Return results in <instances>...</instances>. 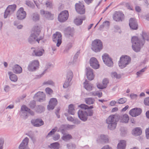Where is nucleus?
<instances>
[{
    "label": "nucleus",
    "instance_id": "obj_1",
    "mask_svg": "<svg viewBox=\"0 0 149 149\" xmlns=\"http://www.w3.org/2000/svg\"><path fill=\"white\" fill-rule=\"evenodd\" d=\"M145 40L149 41V36L146 33L143 35L142 40L136 36L132 37L131 41L132 44V47L133 49L136 52H139L141 47L145 43Z\"/></svg>",
    "mask_w": 149,
    "mask_h": 149
},
{
    "label": "nucleus",
    "instance_id": "obj_2",
    "mask_svg": "<svg viewBox=\"0 0 149 149\" xmlns=\"http://www.w3.org/2000/svg\"><path fill=\"white\" fill-rule=\"evenodd\" d=\"M119 119V117L116 115H111L109 116L106 120L108 128L111 130L115 129L117 126V122Z\"/></svg>",
    "mask_w": 149,
    "mask_h": 149
},
{
    "label": "nucleus",
    "instance_id": "obj_3",
    "mask_svg": "<svg viewBox=\"0 0 149 149\" xmlns=\"http://www.w3.org/2000/svg\"><path fill=\"white\" fill-rule=\"evenodd\" d=\"M102 48V43L100 40L97 39L93 41L91 49L93 51L96 52H99Z\"/></svg>",
    "mask_w": 149,
    "mask_h": 149
},
{
    "label": "nucleus",
    "instance_id": "obj_4",
    "mask_svg": "<svg viewBox=\"0 0 149 149\" xmlns=\"http://www.w3.org/2000/svg\"><path fill=\"white\" fill-rule=\"evenodd\" d=\"M131 58L128 56H125L120 57L118 65L120 68L123 69L125 68L130 62Z\"/></svg>",
    "mask_w": 149,
    "mask_h": 149
},
{
    "label": "nucleus",
    "instance_id": "obj_5",
    "mask_svg": "<svg viewBox=\"0 0 149 149\" xmlns=\"http://www.w3.org/2000/svg\"><path fill=\"white\" fill-rule=\"evenodd\" d=\"M39 63L38 60H34L29 64L27 69L30 72L36 71L39 68Z\"/></svg>",
    "mask_w": 149,
    "mask_h": 149
},
{
    "label": "nucleus",
    "instance_id": "obj_6",
    "mask_svg": "<svg viewBox=\"0 0 149 149\" xmlns=\"http://www.w3.org/2000/svg\"><path fill=\"white\" fill-rule=\"evenodd\" d=\"M53 40L57 42L56 46L59 47L62 43V35L61 33L57 32L53 36Z\"/></svg>",
    "mask_w": 149,
    "mask_h": 149
},
{
    "label": "nucleus",
    "instance_id": "obj_7",
    "mask_svg": "<svg viewBox=\"0 0 149 149\" xmlns=\"http://www.w3.org/2000/svg\"><path fill=\"white\" fill-rule=\"evenodd\" d=\"M73 73L72 71H69L67 72L66 78L65 81L63 84V87L64 88H67L71 85L70 81L73 77Z\"/></svg>",
    "mask_w": 149,
    "mask_h": 149
},
{
    "label": "nucleus",
    "instance_id": "obj_8",
    "mask_svg": "<svg viewBox=\"0 0 149 149\" xmlns=\"http://www.w3.org/2000/svg\"><path fill=\"white\" fill-rule=\"evenodd\" d=\"M16 6L15 4L9 6L5 10L4 15V17L6 18L8 16L12 14L15 10Z\"/></svg>",
    "mask_w": 149,
    "mask_h": 149
},
{
    "label": "nucleus",
    "instance_id": "obj_9",
    "mask_svg": "<svg viewBox=\"0 0 149 149\" xmlns=\"http://www.w3.org/2000/svg\"><path fill=\"white\" fill-rule=\"evenodd\" d=\"M102 59L104 63L108 67H112L113 65V62L109 55L105 53L102 56Z\"/></svg>",
    "mask_w": 149,
    "mask_h": 149
},
{
    "label": "nucleus",
    "instance_id": "obj_10",
    "mask_svg": "<svg viewBox=\"0 0 149 149\" xmlns=\"http://www.w3.org/2000/svg\"><path fill=\"white\" fill-rule=\"evenodd\" d=\"M75 9L76 12L80 14H84L85 13V9L84 5L80 2L75 4Z\"/></svg>",
    "mask_w": 149,
    "mask_h": 149
},
{
    "label": "nucleus",
    "instance_id": "obj_11",
    "mask_svg": "<svg viewBox=\"0 0 149 149\" xmlns=\"http://www.w3.org/2000/svg\"><path fill=\"white\" fill-rule=\"evenodd\" d=\"M69 14L68 11L64 10L61 12L58 17V20L60 22H65L68 19Z\"/></svg>",
    "mask_w": 149,
    "mask_h": 149
},
{
    "label": "nucleus",
    "instance_id": "obj_12",
    "mask_svg": "<svg viewBox=\"0 0 149 149\" xmlns=\"http://www.w3.org/2000/svg\"><path fill=\"white\" fill-rule=\"evenodd\" d=\"M74 31V29L70 27H68L65 31V36L67 38L70 39L72 41H74V40L73 37Z\"/></svg>",
    "mask_w": 149,
    "mask_h": 149
},
{
    "label": "nucleus",
    "instance_id": "obj_13",
    "mask_svg": "<svg viewBox=\"0 0 149 149\" xmlns=\"http://www.w3.org/2000/svg\"><path fill=\"white\" fill-rule=\"evenodd\" d=\"M124 15L120 11H116L113 16V19L116 21H122L124 19Z\"/></svg>",
    "mask_w": 149,
    "mask_h": 149
},
{
    "label": "nucleus",
    "instance_id": "obj_14",
    "mask_svg": "<svg viewBox=\"0 0 149 149\" xmlns=\"http://www.w3.org/2000/svg\"><path fill=\"white\" fill-rule=\"evenodd\" d=\"M79 110L78 115L79 118L84 121H86L87 119V115L86 111L84 109Z\"/></svg>",
    "mask_w": 149,
    "mask_h": 149
},
{
    "label": "nucleus",
    "instance_id": "obj_15",
    "mask_svg": "<svg viewBox=\"0 0 149 149\" xmlns=\"http://www.w3.org/2000/svg\"><path fill=\"white\" fill-rule=\"evenodd\" d=\"M90 64L92 67L94 69H98L100 67L99 62L95 57H92L90 60Z\"/></svg>",
    "mask_w": 149,
    "mask_h": 149
},
{
    "label": "nucleus",
    "instance_id": "obj_16",
    "mask_svg": "<svg viewBox=\"0 0 149 149\" xmlns=\"http://www.w3.org/2000/svg\"><path fill=\"white\" fill-rule=\"evenodd\" d=\"M16 15L18 19L22 20L25 18L26 13L25 11H24V8L21 7L17 11Z\"/></svg>",
    "mask_w": 149,
    "mask_h": 149
},
{
    "label": "nucleus",
    "instance_id": "obj_17",
    "mask_svg": "<svg viewBox=\"0 0 149 149\" xmlns=\"http://www.w3.org/2000/svg\"><path fill=\"white\" fill-rule=\"evenodd\" d=\"M142 110L140 108H135L131 110L129 112L130 114L133 117H136L141 113Z\"/></svg>",
    "mask_w": 149,
    "mask_h": 149
},
{
    "label": "nucleus",
    "instance_id": "obj_18",
    "mask_svg": "<svg viewBox=\"0 0 149 149\" xmlns=\"http://www.w3.org/2000/svg\"><path fill=\"white\" fill-rule=\"evenodd\" d=\"M29 141V138L26 137L23 140L19 145V149H29L28 146Z\"/></svg>",
    "mask_w": 149,
    "mask_h": 149
},
{
    "label": "nucleus",
    "instance_id": "obj_19",
    "mask_svg": "<svg viewBox=\"0 0 149 149\" xmlns=\"http://www.w3.org/2000/svg\"><path fill=\"white\" fill-rule=\"evenodd\" d=\"M57 101L55 98L51 99L47 106V109L49 110L53 109L55 106L57 104Z\"/></svg>",
    "mask_w": 149,
    "mask_h": 149
},
{
    "label": "nucleus",
    "instance_id": "obj_20",
    "mask_svg": "<svg viewBox=\"0 0 149 149\" xmlns=\"http://www.w3.org/2000/svg\"><path fill=\"white\" fill-rule=\"evenodd\" d=\"M37 36L35 33H32L28 38V42L31 44H33L36 41L39 43L40 40L42 39V37H41L40 39L37 38Z\"/></svg>",
    "mask_w": 149,
    "mask_h": 149
},
{
    "label": "nucleus",
    "instance_id": "obj_21",
    "mask_svg": "<svg viewBox=\"0 0 149 149\" xmlns=\"http://www.w3.org/2000/svg\"><path fill=\"white\" fill-rule=\"evenodd\" d=\"M87 78L89 80H92L94 77L93 70L90 67H87L86 69Z\"/></svg>",
    "mask_w": 149,
    "mask_h": 149
},
{
    "label": "nucleus",
    "instance_id": "obj_22",
    "mask_svg": "<svg viewBox=\"0 0 149 149\" xmlns=\"http://www.w3.org/2000/svg\"><path fill=\"white\" fill-rule=\"evenodd\" d=\"M31 123L34 126L36 127L40 126L44 124L43 121L40 118L32 119L31 120Z\"/></svg>",
    "mask_w": 149,
    "mask_h": 149
},
{
    "label": "nucleus",
    "instance_id": "obj_23",
    "mask_svg": "<svg viewBox=\"0 0 149 149\" xmlns=\"http://www.w3.org/2000/svg\"><path fill=\"white\" fill-rule=\"evenodd\" d=\"M129 26L132 30H136L138 29V25L137 24L136 19L131 18L129 20Z\"/></svg>",
    "mask_w": 149,
    "mask_h": 149
},
{
    "label": "nucleus",
    "instance_id": "obj_24",
    "mask_svg": "<svg viewBox=\"0 0 149 149\" xmlns=\"http://www.w3.org/2000/svg\"><path fill=\"white\" fill-rule=\"evenodd\" d=\"M44 50L42 48H38L33 50L32 55L33 56H42L44 53Z\"/></svg>",
    "mask_w": 149,
    "mask_h": 149
},
{
    "label": "nucleus",
    "instance_id": "obj_25",
    "mask_svg": "<svg viewBox=\"0 0 149 149\" xmlns=\"http://www.w3.org/2000/svg\"><path fill=\"white\" fill-rule=\"evenodd\" d=\"M35 96L38 97V101L39 102H42L45 100V95L42 92H39L35 94Z\"/></svg>",
    "mask_w": 149,
    "mask_h": 149
},
{
    "label": "nucleus",
    "instance_id": "obj_26",
    "mask_svg": "<svg viewBox=\"0 0 149 149\" xmlns=\"http://www.w3.org/2000/svg\"><path fill=\"white\" fill-rule=\"evenodd\" d=\"M13 72L16 74H20L22 72V68L17 64L14 65L12 68Z\"/></svg>",
    "mask_w": 149,
    "mask_h": 149
},
{
    "label": "nucleus",
    "instance_id": "obj_27",
    "mask_svg": "<svg viewBox=\"0 0 149 149\" xmlns=\"http://www.w3.org/2000/svg\"><path fill=\"white\" fill-rule=\"evenodd\" d=\"M83 84L85 89L88 91H91L94 88L93 85L91 83H89L88 81L87 80H85L83 83Z\"/></svg>",
    "mask_w": 149,
    "mask_h": 149
},
{
    "label": "nucleus",
    "instance_id": "obj_28",
    "mask_svg": "<svg viewBox=\"0 0 149 149\" xmlns=\"http://www.w3.org/2000/svg\"><path fill=\"white\" fill-rule=\"evenodd\" d=\"M8 74L9 75V79L13 82H15L17 80L18 78L16 75L13 73L11 72H9Z\"/></svg>",
    "mask_w": 149,
    "mask_h": 149
},
{
    "label": "nucleus",
    "instance_id": "obj_29",
    "mask_svg": "<svg viewBox=\"0 0 149 149\" xmlns=\"http://www.w3.org/2000/svg\"><path fill=\"white\" fill-rule=\"evenodd\" d=\"M22 111H25L29 113L31 115L33 116L34 115V112L29 109L28 108L26 105H23L21 108Z\"/></svg>",
    "mask_w": 149,
    "mask_h": 149
},
{
    "label": "nucleus",
    "instance_id": "obj_30",
    "mask_svg": "<svg viewBox=\"0 0 149 149\" xmlns=\"http://www.w3.org/2000/svg\"><path fill=\"white\" fill-rule=\"evenodd\" d=\"M86 17L85 16L82 17L81 18H76L74 20V23L77 25H80L82 23V21L85 20Z\"/></svg>",
    "mask_w": 149,
    "mask_h": 149
},
{
    "label": "nucleus",
    "instance_id": "obj_31",
    "mask_svg": "<svg viewBox=\"0 0 149 149\" xmlns=\"http://www.w3.org/2000/svg\"><path fill=\"white\" fill-rule=\"evenodd\" d=\"M129 117L128 115L125 114L121 116L120 118V121L125 123H127L129 120Z\"/></svg>",
    "mask_w": 149,
    "mask_h": 149
},
{
    "label": "nucleus",
    "instance_id": "obj_32",
    "mask_svg": "<svg viewBox=\"0 0 149 149\" xmlns=\"http://www.w3.org/2000/svg\"><path fill=\"white\" fill-rule=\"evenodd\" d=\"M142 133L141 128L139 127L135 128L133 131L132 134L135 136L140 135Z\"/></svg>",
    "mask_w": 149,
    "mask_h": 149
},
{
    "label": "nucleus",
    "instance_id": "obj_33",
    "mask_svg": "<svg viewBox=\"0 0 149 149\" xmlns=\"http://www.w3.org/2000/svg\"><path fill=\"white\" fill-rule=\"evenodd\" d=\"M126 146V141L124 140H121L118 145V149H124Z\"/></svg>",
    "mask_w": 149,
    "mask_h": 149
},
{
    "label": "nucleus",
    "instance_id": "obj_34",
    "mask_svg": "<svg viewBox=\"0 0 149 149\" xmlns=\"http://www.w3.org/2000/svg\"><path fill=\"white\" fill-rule=\"evenodd\" d=\"M100 140L102 143H108L109 142L108 136L104 135H101L100 136Z\"/></svg>",
    "mask_w": 149,
    "mask_h": 149
},
{
    "label": "nucleus",
    "instance_id": "obj_35",
    "mask_svg": "<svg viewBox=\"0 0 149 149\" xmlns=\"http://www.w3.org/2000/svg\"><path fill=\"white\" fill-rule=\"evenodd\" d=\"M95 101V99L92 97L87 98L85 99V102L86 103L89 105L93 104Z\"/></svg>",
    "mask_w": 149,
    "mask_h": 149
},
{
    "label": "nucleus",
    "instance_id": "obj_36",
    "mask_svg": "<svg viewBox=\"0 0 149 149\" xmlns=\"http://www.w3.org/2000/svg\"><path fill=\"white\" fill-rule=\"evenodd\" d=\"M49 147L50 148L53 149H59L60 147V144L58 142H55L50 144L49 146Z\"/></svg>",
    "mask_w": 149,
    "mask_h": 149
},
{
    "label": "nucleus",
    "instance_id": "obj_37",
    "mask_svg": "<svg viewBox=\"0 0 149 149\" xmlns=\"http://www.w3.org/2000/svg\"><path fill=\"white\" fill-rule=\"evenodd\" d=\"M40 13L41 15H44L45 17L48 19H49V18L51 16V14L49 12L44 10H41Z\"/></svg>",
    "mask_w": 149,
    "mask_h": 149
},
{
    "label": "nucleus",
    "instance_id": "obj_38",
    "mask_svg": "<svg viewBox=\"0 0 149 149\" xmlns=\"http://www.w3.org/2000/svg\"><path fill=\"white\" fill-rule=\"evenodd\" d=\"M68 113L74 115L75 112V110L73 105L72 104L69 105L68 107Z\"/></svg>",
    "mask_w": 149,
    "mask_h": 149
},
{
    "label": "nucleus",
    "instance_id": "obj_39",
    "mask_svg": "<svg viewBox=\"0 0 149 149\" xmlns=\"http://www.w3.org/2000/svg\"><path fill=\"white\" fill-rule=\"evenodd\" d=\"M79 107L81 109H91L93 108V105L90 106L89 107L84 104H81L80 105Z\"/></svg>",
    "mask_w": 149,
    "mask_h": 149
},
{
    "label": "nucleus",
    "instance_id": "obj_40",
    "mask_svg": "<svg viewBox=\"0 0 149 149\" xmlns=\"http://www.w3.org/2000/svg\"><path fill=\"white\" fill-rule=\"evenodd\" d=\"M71 136L69 134L64 135L62 137V139L65 141H68L71 139Z\"/></svg>",
    "mask_w": 149,
    "mask_h": 149
},
{
    "label": "nucleus",
    "instance_id": "obj_41",
    "mask_svg": "<svg viewBox=\"0 0 149 149\" xmlns=\"http://www.w3.org/2000/svg\"><path fill=\"white\" fill-rule=\"evenodd\" d=\"M39 16L37 13H34L32 15V19L34 21H37L39 19Z\"/></svg>",
    "mask_w": 149,
    "mask_h": 149
},
{
    "label": "nucleus",
    "instance_id": "obj_42",
    "mask_svg": "<svg viewBox=\"0 0 149 149\" xmlns=\"http://www.w3.org/2000/svg\"><path fill=\"white\" fill-rule=\"evenodd\" d=\"M58 129V128L57 127H55L48 134L47 137L50 136L53 134H54L56 132Z\"/></svg>",
    "mask_w": 149,
    "mask_h": 149
},
{
    "label": "nucleus",
    "instance_id": "obj_43",
    "mask_svg": "<svg viewBox=\"0 0 149 149\" xmlns=\"http://www.w3.org/2000/svg\"><path fill=\"white\" fill-rule=\"evenodd\" d=\"M127 101V99L126 98L123 97L118 99L117 103L119 104H123L126 102Z\"/></svg>",
    "mask_w": 149,
    "mask_h": 149
},
{
    "label": "nucleus",
    "instance_id": "obj_44",
    "mask_svg": "<svg viewBox=\"0 0 149 149\" xmlns=\"http://www.w3.org/2000/svg\"><path fill=\"white\" fill-rule=\"evenodd\" d=\"M43 85H48L54 86V83L52 80H49L48 81H44L43 83Z\"/></svg>",
    "mask_w": 149,
    "mask_h": 149
},
{
    "label": "nucleus",
    "instance_id": "obj_45",
    "mask_svg": "<svg viewBox=\"0 0 149 149\" xmlns=\"http://www.w3.org/2000/svg\"><path fill=\"white\" fill-rule=\"evenodd\" d=\"M44 110V107L42 105H38L37 107L36 111L39 113H41Z\"/></svg>",
    "mask_w": 149,
    "mask_h": 149
},
{
    "label": "nucleus",
    "instance_id": "obj_46",
    "mask_svg": "<svg viewBox=\"0 0 149 149\" xmlns=\"http://www.w3.org/2000/svg\"><path fill=\"white\" fill-rule=\"evenodd\" d=\"M26 4L29 7L33 8L35 6L33 2L29 1H26Z\"/></svg>",
    "mask_w": 149,
    "mask_h": 149
},
{
    "label": "nucleus",
    "instance_id": "obj_47",
    "mask_svg": "<svg viewBox=\"0 0 149 149\" xmlns=\"http://www.w3.org/2000/svg\"><path fill=\"white\" fill-rule=\"evenodd\" d=\"M40 32V28L38 27H36L34 30V32L33 33H35V34L36 35L38 36Z\"/></svg>",
    "mask_w": 149,
    "mask_h": 149
},
{
    "label": "nucleus",
    "instance_id": "obj_48",
    "mask_svg": "<svg viewBox=\"0 0 149 149\" xmlns=\"http://www.w3.org/2000/svg\"><path fill=\"white\" fill-rule=\"evenodd\" d=\"M76 147V146L74 144L70 143L67 144V147L68 149H74Z\"/></svg>",
    "mask_w": 149,
    "mask_h": 149
},
{
    "label": "nucleus",
    "instance_id": "obj_49",
    "mask_svg": "<svg viewBox=\"0 0 149 149\" xmlns=\"http://www.w3.org/2000/svg\"><path fill=\"white\" fill-rule=\"evenodd\" d=\"M111 76L112 77L118 79H119L121 77L120 75L119 74L118 75L116 72H112L111 74Z\"/></svg>",
    "mask_w": 149,
    "mask_h": 149
},
{
    "label": "nucleus",
    "instance_id": "obj_50",
    "mask_svg": "<svg viewBox=\"0 0 149 149\" xmlns=\"http://www.w3.org/2000/svg\"><path fill=\"white\" fill-rule=\"evenodd\" d=\"M109 83L108 80L106 78L104 79L102 81V84L104 86L105 88H106L107 85Z\"/></svg>",
    "mask_w": 149,
    "mask_h": 149
},
{
    "label": "nucleus",
    "instance_id": "obj_51",
    "mask_svg": "<svg viewBox=\"0 0 149 149\" xmlns=\"http://www.w3.org/2000/svg\"><path fill=\"white\" fill-rule=\"evenodd\" d=\"M29 106L31 109H33L36 106V103L35 101H33L31 102L29 104Z\"/></svg>",
    "mask_w": 149,
    "mask_h": 149
},
{
    "label": "nucleus",
    "instance_id": "obj_52",
    "mask_svg": "<svg viewBox=\"0 0 149 149\" xmlns=\"http://www.w3.org/2000/svg\"><path fill=\"white\" fill-rule=\"evenodd\" d=\"M45 91L49 95L52 94L53 92V90L49 87L46 88Z\"/></svg>",
    "mask_w": 149,
    "mask_h": 149
},
{
    "label": "nucleus",
    "instance_id": "obj_53",
    "mask_svg": "<svg viewBox=\"0 0 149 149\" xmlns=\"http://www.w3.org/2000/svg\"><path fill=\"white\" fill-rule=\"evenodd\" d=\"M104 27L107 29L108 28L109 26L110 23L108 21H106L103 23Z\"/></svg>",
    "mask_w": 149,
    "mask_h": 149
},
{
    "label": "nucleus",
    "instance_id": "obj_54",
    "mask_svg": "<svg viewBox=\"0 0 149 149\" xmlns=\"http://www.w3.org/2000/svg\"><path fill=\"white\" fill-rule=\"evenodd\" d=\"M80 53V51H79L77 52L76 53L75 55H74V58H73V61L74 62H75L77 59V58L79 56V55Z\"/></svg>",
    "mask_w": 149,
    "mask_h": 149
},
{
    "label": "nucleus",
    "instance_id": "obj_55",
    "mask_svg": "<svg viewBox=\"0 0 149 149\" xmlns=\"http://www.w3.org/2000/svg\"><path fill=\"white\" fill-rule=\"evenodd\" d=\"M86 111L87 112V116H93V110L91 109H88Z\"/></svg>",
    "mask_w": 149,
    "mask_h": 149
},
{
    "label": "nucleus",
    "instance_id": "obj_56",
    "mask_svg": "<svg viewBox=\"0 0 149 149\" xmlns=\"http://www.w3.org/2000/svg\"><path fill=\"white\" fill-rule=\"evenodd\" d=\"M26 134L29 136L30 138L35 135L34 132L32 131H29Z\"/></svg>",
    "mask_w": 149,
    "mask_h": 149
},
{
    "label": "nucleus",
    "instance_id": "obj_57",
    "mask_svg": "<svg viewBox=\"0 0 149 149\" xmlns=\"http://www.w3.org/2000/svg\"><path fill=\"white\" fill-rule=\"evenodd\" d=\"M51 66L49 64H47L46 65L45 68V69L42 73V74L40 75V77H41L42 75H44V74L46 72V71H47L48 69Z\"/></svg>",
    "mask_w": 149,
    "mask_h": 149
},
{
    "label": "nucleus",
    "instance_id": "obj_58",
    "mask_svg": "<svg viewBox=\"0 0 149 149\" xmlns=\"http://www.w3.org/2000/svg\"><path fill=\"white\" fill-rule=\"evenodd\" d=\"M72 44L70 42L67 45L65 50H69L72 47Z\"/></svg>",
    "mask_w": 149,
    "mask_h": 149
},
{
    "label": "nucleus",
    "instance_id": "obj_59",
    "mask_svg": "<svg viewBox=\"0 0 149 149\" xmlns=\"http://www.w3.org/2000/svg\"><path fill=\"white\" fill-rule=\"evenodd\" d=\"M145 104L149 106V97L146 98L144 100Z\"/></svg>",
    "mask_w": 149,
    "mask_h": 149
},
{
    "label": "nucleus",
    "instance_id": "obj_60",
    "mask_svg": "<svg viewBox=\"0 0 149 149\" xmlns=\"http://www.w3.org/2000/svg\"><path fill=\"white\" fill-rule=\"evenodd\" d=\"M4 143V140L2 139H0V149H3V145Z\"/></svg>",
    "mask_w": 149,
    "mask_h": 149
},
{
    "label": "nucleus",
    "instance_id": "obj_61",
    "mask_svg": "<svg viewBox=\"0 0 149 149\" xmlns=\"http://www.w3.org/2000/svg\"><path fill=\"white\" fill-rule=\"evenodd\" d=\"M10 87L9 86L6 85L4 86V90L6 92H8L10 91Z\"/></svg>",
    "mask_w": 149,
    "mask_h": 149
},
{
    "label": "nucleus",
    "instance_id": "obj_62",
    "mask_svg": "<svg viewBox=\"0 0 149 149\" xmlns=\"http://www.w3.org/2000/svg\"><path fill=\"white\" fill-rule=\"evenodd\" d=\"M60 136L59 134H57L53 136V139L55 141H56L60 138Z\"/></svg>",
    "mask_w": 149,
    "mask_h": 149
},
{
    "label": "nucleus",
    "instance_id": "obj_63",
    "mask_svg": "<svg viewBox=\"0 0 149 149\" xmlns=\"http://www.w3.org/2000/svg\"><path fill=\"white\" fill-rule=\"evenodd\" d=\"M81 121L78 119H74L73 123L75 124H78L80 123Z\"/></svg>",
    "mask_w": 149,
    "mask_h": 149
},
{
    "label": "nucleus",
    "instance_id": "obj_64",
    "mask_svg": "<svg viewBox=\"0 0 149 149\" xmlns=\"http://www.w3.org/2000/svg\"><path fill=\"white\" fill-rule=\"evenodd\" d=\"M146 136L147 139H149V127L146 130Z\"/></svg>",
    "mask_w": 149,
    "mask_h": 149
}]
</instances>
